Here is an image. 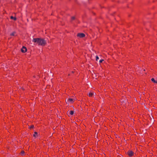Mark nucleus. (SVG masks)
Listing matches in <instances>:
<instances>
[{
	"instance_id": "obj_5",
	"label": "nucleus",
	"mask_w": 157,
	"mask_h": 157,
	"mask_svg": "<svg viewBox=\"0 0 157 157\" xmlns=\"http://www.w3.org/2000/svg\"><path fill=\"white\" fill-rule=\"evenodd\" d=\"M67 101L69 103H72L74 102V100L71 98H69L67 99Z\"/></svg>"
},
{
	"instance_id": "obj_8",
	"label": "nucleus",
	"mask_w": 157,
	"mask_h": 157,
	"mask_svg": "<svg viewBox=\"0 0 157 157\" xmlns=\"http://www.w3.org/2000/svg\"><path fill=\"white\" fill-rule=\"evenodd\" d=\"M151 81L154 83H157V80L156 81L153 78H152L151 79Z\"/></svg>"
},
{
	"instance_id": "obj_4",
	"label": "nucleus",
	"mask_w": 157,
	"mask_h": 157,
	"mask_svg": "<svg viewBox=\"0 0 157 157\" xmlns=\"http://www.w3.org/2000/svg\"><path fill=\"white\" fill-rule=\"evenodd\" d=\"M27 51L26 47L25 46H23L21 49V51L23 53H25Z\"/></svg>"
},
{
	"instance_id": "obj_16",
	"label": "nucleus",
	"mask_w": 157,
	"mask_h": 157,
	"mask_svg": "<svg viewBox=\"0 0 157 157\" xmlns=\"http://www.w3.org/2000/svg\"><path fill=\"white\" fill-rule=\"evenodd\" d=\"M75 19V17H71V19L72 20H74Z\"/></svg>"
},
{
	"instance_id": "obj_14",
	"label": "nucleus",
	"mask_w": 157,
	"mask_h": 157,
	"mask_svg": "<svg viewBox=\"0 0 157 157\" xmlns=\"http://www.w3.org/2000/svg\"><path fill=\"white\" fill-rule=\"evenodd\" d=\"M104 61V60L103 59H101L99 60V63H101Z\"/></svg>"
},
{
	"instance_id": "obj_7",
	"label": "nucleus",
	"mask_w": 157,
	"mask_h": 157,
	"mask_svg": "<svg viewBox=\"0 0 157 157\" xmlns=\"http://www.w3.org/2000/svg\"><path fill=\"white\" fill-rule=\"evenodd\" d=\"M94 93L90 92L89 94V96L90 97H94Z\"/></svg>"
},
{
	"instance_id": "obj_2",
	"label": "nucleus",
	"mask_w": 157,
	"mask_h": 157,
	"mask_svg": "<svg viewBox=\"0 0 157 157\" xmlns=\"http://www.w3.org/2000/svg\"><path fill=\"white\" fill-rule=\"evenodd\" d=\"M85 36V34L83 33H78L77 35V36L80 38H83Z\"/></svg>"
},
{
	"instance_id": "obj_12",
	"label": "nucleus",
	"mask_w": 157,
	"mask_h": 157,
	"mask_svg": "<svg viewBox=\"0 0 157 157\" xmlns=\"http://www.w3.org/2000/svg\"><path fill=\"white\" fill-rule=\"evenodd\" d=\"M15 33V32H13V33H12L11 34H10V35L11 36H14V34Z\"/></svg>"
},
{
	"instance_id": "obj_10",
	"label": "nucleus",
	"mask_w": 157,
	"mask_h": 157,
	"mask_svg": "<svg viewBox=\"0 0 157 157\" xmlns=\"http://www.w3.org/2000/svg\"><path fill=\"white\" fill-rule=\"evenodd\" d=\"M37 135V133L36 132H35L34 134L33 135V136L34 137H36Z\"/></svg>"
},
{
	"instance_id": "obj_9",
	"label": "nucleus",
	"mask_w": 157,
	"mask_h": 157,
	"mask_svg": "<svg viewBox=\"0 0 157 157\" xmlns=\"http://www.w3.org/2000/svg\"><path fill=\"white\" fill-rule=\"evenodd\" d=\"M10 18L11 19H13L15 21H16L17 19V18L16 17H13L12 16H11Z\"/></svg>"
},
{
	"instance_id": "obj_1",
	"label": "nucleus",
	"mask_w": 157,
	"mask_h": 157,
	"mask_svg": "<svg viewBox=\"0 0 157 157\" xmlns=\"http://www.w3.org/2000/svg\"><path fill=\"white\" fill-rule=\"evenodd\" d=\"M33 42L34 43H36L38 45L44 46L46 44V41L44 39L40 38H33Z\"/></svg>"
},
{
	"instance_id": "obj_17",
	"label": "nucleus",
	"mask_w": 157,
	"mask_h": 157,
	"mask_svg": "<svg viewBox=\"0 0 157 157\" xmlns=\"http://www.w3.org/2000/svg\"><path fill=\"white\" fill-rule=\"evenodd\" d=\"M74 72L73 71H72V72H71V73H74Z\"/></svg>"
},
{
	"instance_id": "obj_15",
	"label": "nucleus",
	"mask_w": 157,
	"mask_h": 157,
	"mask_svg": "<svg viewBox=\"0 0 157 157\" xmlns=\"http://www.w3.org/2000/svg\"><path fill=\"white\" fill-rule=\"evenodd\" d=\"M99 57L98 56H96V60L97 61L99 59Z\"/></svg>"
},
{
	"instance_id": "obj_6",
	"label": "nucleus",
	"mask_w": 157,
	"mask_h": 157,
	"mask_svg": "<svg viewBox=\"0 0 157 157\" xmlns=\"http://www.w3.org/2000/svg\"><path fill=\"white\" fill-rule=\"evenodd\" d=\"M67 113H69L68 116L72 115L74 114V111L72 110L70 111L69 112L68 111Z\"/></svg>"
},
{
	"instance_id": "obj_3",
	"label": "nucleus",
	"mask_w": 157,
	"mask_h": 157,
	"mask_svg": "<svg viewBox=\"0 0 157 157\" xmlns=\"http://www.w3.org/2000/svg\"><path fill=\"white\" fill-rule=\"evenodd\" d=\"M127 154L130 157H132L134 153L132 151L129 150L127 152Z\"/></svg>"
},
{
	"instance_id": "obj_18",
	"label": "nucleus",
	"mask_w": 157,
	"mask_h": 157,
	"mask_svg": "<svg viewBox=\"0 0 157 157\" xmlns=\"http://www.w3.org/2000/svg\"><path fill=\"white\" fill-rule=\"evenodd\" d=\"M70 75V74H69L68 75V76H69Z\"/></svg>"
},
{
	"instance_id": "obj_11",
	"label": "nucleus",
	"mask_w": 157,
	"mask_h": 157,
	"mask_svg": "<svg viewBox=\"0 0 157 157\" xmlns=\"http://www.w3.org/2000/svg\"><path fill=\"white\" fill-rule=\"evenodd\" d=\"M34 125H32L30 127H29V128L30 129H32V128H34Z\"/></svg>"
},
{
	"instance_id": "obj_13",
	"label": "nucleus",
	"mask_w": 157,
	"mask_h": 157,
	"mask_svg": "<svg viewBox=\"0 0 157 157\" xmlns=\"http://www.w3.org/2000/svg\"><path fill=\"white\" fill-rule=\"evenodd\" d=\"M24 153H25V152L23 151H22L21 153V155H24Z\"/></svg>"
}]
</instances>
